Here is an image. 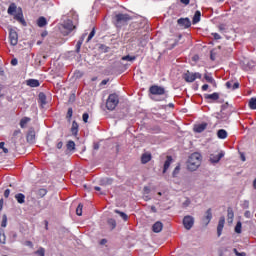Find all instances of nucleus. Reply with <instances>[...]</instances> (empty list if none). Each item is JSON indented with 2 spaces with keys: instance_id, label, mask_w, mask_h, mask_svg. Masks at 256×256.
<instances>
[{
  "instance_id": "f257e3e1",
  "label": "nucleus",
  "mask_w": 256,
  "mask_h": 256,
  "mask_svg": "<svg viewBox=\"0 0 256 256\" xmlns=\"http://www.w3.org/2000/svg\"><path fill=\"white\" fill-rule=\"evenodd\" d=\"M201 166V155L199 152L192 153L188 159L187 168L189 171H197Z\"/></svg>"
},
{
  "instance_id": "f03ea898",
  "label": "nucleus",
  "mask_w": 256,
  "mask_h": 256,
  "mask_svg": "<svg viewBox=\"0 0 256 256\" xmlns=\"http://www.w3.org/2000/svg\"><path fill=\"white\" fill-rule=\"evenodd\" d=\"M117 105H119V96L117 94H110L106 101V108L108 111H114Z\"/></svg>"
},
{
  "instance_id": "7ed1b4c3",
  "label": "nucleus",
  "mask_w": 256,
  "mask_h": 256,
  "mask_svg": "<svg viewBox=\"0 0 256 256\" xmlns=\"http://www.w3.org/2000/svg\"><path fill=\"white\" fill-rule=\"evenodd\" d=\"M150 93L151 95H154V97H152L154 101H161L157 96L165 95V88L154 85L150 87Z\"/></svg>"
},
{
  "instance_id": "20e7f679",
  "label": "nucleus",
  "mask_w": 256,
  "mask_h": 256,
  "mask_svg": "<svg viewBox=\"0 0 256 256\" xmlns=\"http://www.w3.org/2000/svg\"><path fill=\"white\" fill-rule=\"evenodd\" d=\"M116 19V27H123V25H127L128 21H131V17L129 14H117L115 16Z\"/></svg>"
},
{
  "instance_id": "39448f33",
  "label": "nucleus",
  "mask_w": 256,
  "mask_h": 256,
  "mask_svg": "<svg viewBox=\"0 0 256 256\" xmlns=\"http://www.w3.org/2000/svg\"><path fill=\"white\" fill-rule=\"evenodd\" d=\"M183 79L186 81V83H193V81H195L196 79H201V73L199 72L193 73V72L187 71L186 73H184Z\"/></svg>"
},
{
  "instance_id": "423d86ee",
  "label": "nucleus",
  "mask_w": 256,
  "mask_h": 256,
  "mask_svg": "<svg viewBox=\"0 0 256 256\" xmlns=\"http://www.w3.org/2000/svg\"><path fill=\"white\" fill-rule=\"evenodd\" d=\"M73 29H75V26L73 25V21L66 20L62 24L61 31H62L63 35H69V33H71V31H73Z\"/></svg>"
},
{
  "instance_id": "0eeeda50",
  "label": "nucleus",
  "mask_w": 256,
  "mask_h": 256,
  "mask_svg": "<svg viewBox=\"0 0 256 256\" xmlns=\"http://www.w3.org/2000/svg\"><path fill=\"white\" fill-rule=\"evenodd\" d=\"M193 225H195V218L191 215H187L183 218V226L187 231L193 229Z\"/></svg>"
},
{
  "instance_id": "6e6552de",
  "label": "nucleus",
  "mask_w": 256,
  "mask_h": 256,
  "mask_svg": "<svg viewBox=\"0 0 256 256\" xmlns=\"http://www.w3.org/2000/svg\"><path fill=\"white\" fill-rule=\"evenodd\" d=\"M223 157H225V152L220 151V152H214L212 154H210V163H219V161H221V159H223Z\"/></svg>"
},
{
  "instance_id": "1a4fd4ad",
  "label": "nucleus",
  "mask_w": 256,
  "mask_h": 256,
  "mask_svg": "<svg viewBox=\"0 0 256 256\" xmlns=\"http://www.w3.org/2000/svg\"><path fill=\"white\" fill-rule=\"evenodd\" d=\"M9 41L13 47H15L17 43H19V35L17 34V31H15L14 29L9 30Z\"/></svg>"
},
{
  "instance_id": "9d476101",
  "label": "nucleus",
  "mask_w": 256,
  "mask_h": 256,
  "mask_svg": "<svg viewBox=\"0 0 256 256\" xmlns=\"http://www.w3.org/2000/svg\"><path fill=\"white\" fill-rule=\"evenodd\" d=\"M211 219H213V211L209 208L202 218L203 225H209V223H211Z\"/></svg>"
},
{
  "instance_id": "9b49d317",
  "label": "nucleus",
  "mask_w": 256,
  "mask_h": 256,
  "mask_svg": "<svg viewBox=\"0 0 256 256\" xmlns=\"http://www.w3.org/2000/svg\"><path fill=\"white\" fill-rule=\"evenodd\" d=\"M178 25H180V27H184V29H188L191 25V20H189V18H180L178 19Z\"/></svg>"
},
{
  "instance_id": "f8f14e48",
  "label": "nucleus",
  "mask_w": 256,
  "mask_h": 256,
  "mask_svg": "<svg viewBox=\"0 0 256 256\" xmlns=\"http://www.w3.org/2000/svg\"><path fill=\"white\" fill-rule=\"evenodd\" d=\"M223 227H225V217H221L219 219L218 227H217L218 237H221V233H223Z\"/></svg>"
},
{
  "instance_id": "ddd939ff",
  "label": "nucleus",
  "mask_w": 256,
  "mask_h": 256,
  "mask_svg": "<svg viewBox=\"0 0 256 256\" xmlns=\"http://www.w3.org/2000/svg\"><path fill=\"white\" fill-rule=\"evenodd\" d=\"M207 129V123L203 122L201 124H196L194 126L195 133H203L204 130Z\"/></svg>"
},
{
  "instance_id": "4468645a",
  "label": "nucleus",
  "mask_w": 256,
  "mask_h": 256,
  "mask_svg": "<svg viewBox=\"0 0 256 256\" xmlns=\"http://www.w3.org/2000/svg\"><path fill=\"white\" fill-rule=\"evenodd\" d=\"M151 159H152L151 153L146 152V153L142 154V156H141V163L143 165H145V164L149 163V161H151Z\"/></svg>"
},
{
  "instance_id": "2eb2a0df",
  "label": "nucleus",
  "mask_w": 256,
  "mask_h": 256,
  "mask_svg": "<svg viewBox=\"0 0 256 256\" xmlns=\"http://www.w3.org/2000/svg\"><path fill=\"white\" fill-rule=\"evenodd\" d=\"M26 139L28 143H35V130L30 129Z\"/></svg>"
},
{
  "instance_id": "dca6fc26",
  "label": "nucleus",
  "mask_w": 256,
  "mask_h": 256,
  "mask_svg": "<svg viewBox=\"0 0 256 256\" xmlns=\"http://www.w3.org/2000/svg\"><path fill=\"white\" fill-rule=\"evenodd\" d=\"M227 89H231L235 91V89H239V82L228 81L226 82Z\"/></svg>"
},
{
  "instance_id": "f3484780",
  "label": "nucleus",
  "mask_w": 256,
  "mask_h": 256,
  "mask_svg": "<svg viewBox=\"0 0 256 256\" xmlns=\"http://www.w3.org/2000/svg\"><path fill=\"white\" fill-rule=\"evenodd\" d=\"M152 229H153L154 233H161V231H163V223H161L160 221L156 222L152 226Z\"/></svg>"
},
{
  "instance_id": "a211bd4d",
  "label": "nucleus",
  "mask_w": 256,
  "mask_h": 256,
  "mask_svg": "<svg viewBox=\"0 0 256 256\" xmlns=\"http://www.w3.org/2000/svg\"><path fill=\"white\" fill-rule=\"evenodd\" d=\"M171 163H173V158L171 156H167V159L164 163L163 173H167V169L171 167Z\"/></svg>"
},
{
  "instance_id": "6ab92c4d",
  "label": "nucleus",
  "mask_w": 256,
  "mask_h": 256,
  "mask_svg": "<svg viewBox=\"0 0 256 256\" xmlns=\"http://www.w3.org/2000/svg\"><path fill=\"white\" fill-rule=\"evenodd\" d=\"M14 19H16V21H19V23H21V25H23L24 27L27 26V22L25 21V18H23V13H18L14 16Z\"/></svg>"
},
{
  "instance_id": "aec40b11",
  "label": "nucleus",
  "mask_w": 256,
  "mask_h": 256,
  "mask_svg": "<svg viewBox=\"0 0 256 256\" xmlns=\"http://www.w3.org/2000/svg\"><path fill=\"white\" fill-rule=\"evenodd\" d=\"M201 21V11L197 10L193 16L192 23L193 25H197Z\"/></svg>"
},
{
  "instance_id": "412c9836",
  "label": "nucleus",
  "mask_w": 256,
  "mask_h": 256,
  "mask_svg": "<svg viewBox=\"0 0 256 256\" xmlns=\"http://www.w3.org/2000/svg\"><path fill=\"white\" fill-rule=\"evenodd\" d=\"M204 97L205 99H210L211 101H217V99H219V93L214 92L212 94H205Z\"/></svg>"
},
{
  "instance_id": "4be33fe9",
  "label": "nucleus",
  "mask_w": 256,
  "mask_h": 256,
  "mask_svg": "<svg viewBox=\"0 0 256 256\" xmlns=\"http://www.w3.org/2000/svg\"><path fill=\"white\" fill-rule=\"evenodd\" d=\"M15 199L20 205H23V203H25V195L23 193L16 194Z\"/></svg>"
},
{
  "instance_id": "5701e85b",
  "label": "nucleus",
  "mask_w": 256,
  "mask_h": 256,
  "mask_svg": "<svg viewBox=\"0 0 256 256\" xmlns=\"http://www.w3.org/2000/svg\"><path fill=\"white\" fill-rule=\"evenodd\" d=\"M227 135H228L227 130H225V129H220L217 132L218 139H227Z\"/></svg>"
},
{
  "instance_id": "b1692460",
  "label": "nucleus",
  "mask_w": 256,
  "mask_h": 256,
  "mask_svg": "<svg viewBox=\"0 0 256 256\" xmlns=\"http://www.w3.org/2000/svg\"><path fill=\"white\" fill-rule=\"evenodd\" d=\"M71 132L72 135H77V133H79V124H77L76 121L72 122Z\"/></svg>"
},
{
  "instance_id": "393cba45",
  "label": "nucleus",
  "mask_w": 256,
  "mask_h": 256,
  "mask_svg": "<svg viewBox=\"0 0 256 256\" xmlns=\"http://www.w3.org/2000/svg\"><path fill=\"white\" fill-rule=\"evenodd\" d=\"M27 85L29 87H39V80H35V79H30V80H27Z\"/></svg>"
},
{
  "instance_id": "a878e982",
  "label": "nucleus",
  "mask_w": 256,
  "mask_h": 256,
  "mask_svg": "<svg viewBox=\"0 0 256 256\" xmlns=\"http://www.w3.org/2000/svg\"><path fill=\"white\" fill-rule=\"evenodd\" d=\"M37 25L38 27H45V25H47V19L45 17H40L37 20Z\"/></svg>"
},
{
  "instance_id": "bb28decb",
  "label": "nucleus",
  "mask_w": 256,
  "mask_h": 256,
  "mask_svg": "<svg viewBox=\"0 0 256 256\" xmlns=\"http://www.w3.org/2000/svg\"><path fill=\"white\" fill-rule=\"evenodd\" d=\"M15 11H17V5H15V3L10 4V6L8 8V14L14 15Z\"/></svg>"
},
{
  "instance_id": "cd10ccee",
  "label": "nucleus",
  "mask_w": 256,
  "mask_h": 256,
  "mask_svg": "<svg viewBox=\"0 0 256 256\" xmlns=\"http://www.w3.org/2000/svg\"><path fill=\"white\" fill-rule=\"evenodd\" d=\"M39 102L41 105H47V96H45V93L39 94Z\"/></svg>"
},
{
  "instance_id": "c85d7f7f",
  "label": "nucleus",
  "mask_w": 256,
  "mask_h": 256,
  "mask_svg": "<svg viewBox=\"0 0 256 256\" xmlns=\"http://www.w3.org/2000/svg\"><path fill=\"white\" fill-rule=\"evenodd\" d=\"M37 196L40 197V198H43L45 197V195H47V189L45 188H40L37 190Z\"/></svg>"
},
{
  "instance_id": "c756f323",
  "label": "nucleus",
  "mask_w": 256,
  "mask_h": 256,
  "mask_svg": "<svg viewBox=\"0 0 256 256\" xmlns=\"http://www.w3.org/2000/svg\"><path fill=\"white\" fill-rule=\"evenodd\" d=\"M227 217L228 223H233V217H235V214L233 213L232 209H228Z\"/></svg>"
},
{
  "instance_id": "7c9ffc66",
  "label": "nucleus",
  "mask_w": 256,
  "mask_h": 256,
  "mask_svg": "<svg viewBox=\"0 0 256 256\" xmlns=\"http://www.w3.org/2000/svg\"><path fill=\"white\" fill-rule=\"evenodd\" d=\"M66 147L68 151H75V142L72 140L68 141Z\"/></svg>"
},
{
  "instance_id": "2f4dec72",
  "label": "nucleus",
  "mask_w": 256,
  "mask_h": 256,
  "mask_svg": "<svg viewBox=\"0 0 256 256\" xmlns=\"http://www.w3.org/2000/svg\"><path fill=\"white\" fill-rule=\"evenodd\" d=\"M85 35H83L82 39L79 40L76 44V53H79V51H81V46L83 45V39H85Z\"/></svg>"
},
{
  "instance_id": "473e14b6",
  "label": "nucleus",
  "mask_w": 256,
  "mask_h": 256,
  "mask_svg": "<svg viewBox=\"0 0 256 256\" xmlns=\"http://www.w3.org/2000/svg\"><path fill=\"white\" fill-rule=\"evenodd\" d=\"M29 121H31V118H22L21 121H20V127L25 128V125H27L29 123Z\"/></svg>"
},
{
  "instance_id": "72a5a7b5",
  "label": "nucleus",
  "mask_w": 256,
  "mask_h": 256,
  "mask_svg": "<svg viewBox=\"0 0 256 256\" xmlns=\"http://www.w3.org/2000/svg\"><path fill=\"white\" fill-rule=\"evenodd\" d=\"M204 79H205L208 83H212V85H215V79H213V76L205 74Z\"/></svg>"
},
{
  "instance_id": "f704fd0d",
  "label": "nucleus",
  "mask_w": 256,
  "mask_h": 256,
  "mask_svg": "<svg viewBox=\"0 0 256 256\" xmlns=\"http://www.w3.org/2000/svg\"><path fill=\"white\" fill-rule=\"evenodd\" d=\"M108 225L111 227V229H115V227H117V222L115 221V219L110 218L108 219Z\"/></svg>"
},
{
  "instance_id": "c9c22d12",
  "label": "nucleus",
  "mask_w": 256,
  "mask_h": 256,
  "mask_svg": "<svg viewBox=\"0 0 256 256\" xmlns=\"http://www.w3.org/2000/svg\"><path fill=\"white\" fill-rule=\"evenodd\" d=\"M115 213H117L118 215H120V217L123 219V221H127V219H129V216H127L124 212H121L119 210H115Z\"/></svg>"
},
{
  "instance_id": "e433bc0d",
  "label": "nucleus",
  "mask_w": 256,
  "mask_h": 256,
  "mask_svg": "<svg viewBox=\"0 0 256 256\" xmlns=\"http://www.w3.org/2000/svg\"><path fill=\"white\" fill-rule=\"evenodd\" d=\"M249 107H250V109H253V110L256 109V98H251L249 100Z\"/></svg>"
},
{
  "instance_id": "4c0bfd02",
  "label": "nucleus",
  "mask_w": 256,
  "mask_h": 256,
  "mask_svg": "<svg viewBox=\"0 0 256 256\" xmlns=\"http://www.w3.org/2000/svg\"><path fill=\"white\" fill-rule=\"evenodd\" d=\"M76 214L81 217L83 215V204H79L78 207L76 208Z\"/></svg>"
},
{
  "instance_id": "58836bf2",
  "label": "nucleus",
  "mask_w": 256,
  "mask_h": 256,
  "mask_svg": "<svg viewBox=\"0 0 256 256\" xmlns=\"http://www.w3.org/2000/svg\"><path fill=\"white\" fill-rule=\"evenodd\" d=\"M6 239H7V237L5 236V232L0 233V243L5 245Z\"/></svg>"
},
{
  "instance_id": "ea45409f",
  "label": "nucleus",
  "mask_w": 256,
  "mask_h": 256,
  "mask_svg": "<svg viewBox=\"0 0 256 256\" xmlns=\"http://www.w3.org/2000/svg\"><path fill=\"white\" fill-rule=\"evenodd\" d=\"M93 37H95V28H93L92 31L90 32V34L87 38V43H89V41H91V39H93Z\"/></svg>"
},
{
  "instance_id": "a19ab883",
  "label": "nucleus",
  "mask_w": 256,
  "mask_h": 256,
  "mask_svg": "<svg viewBox=\"0 0 256 256\" xmlns=\"http://www.w3.org/2000/svg\"><path fill=\"white\" fill-rule=\"evenodd\" d=\"M36 255L45 256V248H39V249L36 251Z\"/></svg>"
},
{
  "instance_id": "79ce46f5",
  "label": "nucleus",
  "mask_w": 256,
  "mask_h": 256,
  "mask_svg": "<svg viewBox=\"0 0 256 256\" xmlns=\"http://www.w3.org/2000/svg\"><path fill=\"white\" fill-rule=\"evenodd\" d=\"M0 149L3 150V153H9V149L5 148V142H0Z\"/></svg>"
},
{
  "instance_id": "37998d69",
  "label": "nucleus",
  "mask_w": 256,
  "mask_h": 256,
  "mask_svg": "<svg viewBox=\"0 0 256 256\" xmlns=\"http://www.w3.org/2000/svg\"><path fill=\"white\" fill-rule=\"evenodd\" d=\"M123 61H135V56H124L122 57Z\"/></svg>"
},
{
  "instance_id": "c03bdc74",
  "label": "nucleus",
  "mask_w": 256,
  "mask_h": 256,
  "mask_svg": "<svg viewBox=\"0 0 256 256\" xmlns=\"http://www.w3.org/2000/svg\"><path fill=\"white\" fill-rule=\"evenodd\" d=\"M1 227H7V215H3Z\"/></svg>"
},
{
  "instance_id": "a18cd8bd",
  "label": "nucleus",
  "mask_w": 256,
  "mask_h": 256,
  "mask_svg": "<svg viewBox=\"0 0 256 256\" xmlns=\"http://www.w3.org/2000/svg\"><path fill=\"white\" fill-rule=\"evenodd\" d=\"M235 233H241V222H238L235 226Z\"/></svg>"
},
{
  "instance_id": "49530a36",
  "label": "nucleus",
  "mask_w": 256,
  "mask_h": 256,
  "mask_svg": "<svg viewBox=\"0 0 256 256\" xmlns=\"http://www.w3.org/2000/svg\"><path fill=\"white\" fill-rule=\"evenodd\" d=\"M180 170H181V168L179 166H176V168L173 171V177H177V175L179 174Z\"/></svg>"
},
{
  "instance_id": "de8ad7c7",
  "label": "nucleus",
  "mask_w": 256,
  "mask_h": 256,
  "mask_svg": "<svg viewBox=\"0 0 256 256\" xmlns=\"http://www.w3.org/2000/svg\"><path fill=\"white\" fill-rule=\"evenodd\" d=\"M242 207L244 209H249V201L248 200H244L243 203H242Z\"/></svg>"
},
{
  "instance_id": "09e8293b",
  "label": "nucleus",
  "mask_w": 256,
  "mask_h": 256,
  "mask_svg": "<svg viewBox=\"0 0 256 256\" xmlns=\"http://www.w3.org/2000/svg\"><path fill=\"white\" fill-rule=\"evenodd\" d=\"M82 119H83L84 123H87V121H89V114L84 113L83 116H82Z\"/></svg>"
},
{
  "instance_id": "8fccbe9b",
  "label": "nucleus",
  "mask_w": 256,
  "mask_h": 256,
  "mask_svg": "<svg viewBox=\"0 0 256 256\" xmlns=\"http://www.w3.org/2000/svg\"><path fill=\"white\" fill-rule=\"evenodd\" d=\"M191 205V200L189 199H186L184 202H183V207H189Z\"/></svg>"
},
{
  "instance_id": "3c124183",
  "label": "nucleus",
  "mask_w": 256,
  "mask_h": 256,
  "mask_svg": "<svg viewBox=\"0 0 256 256\" xmlns=\"http://www.w3.org/2000/svg\"><path fill=\"white\" fill-rule=\"evenodd\" d=\"M67 116H68L69 118L73 117V108H69V109H68Z\"/></svg>"
},
{
  "instance_id": "603ef678",
  "label": "nucleus",
  "mask_w": 256,
  "mask_h": 256,
  "mask_svg": "<svg viewBox=\"0 0 256 256\" xmlns=\"http://www.w3.org/2000/svg\"><path fill=\"white\" fill-rule=\"evenodd\" d=\"M234 253H235V255H237V256H246V255H247V254H245V252L239 253V252L237 251V249H234Z\"/></svg>"
},
{
  "instance_id": "864d4df0",
  "label": "nucleus",
  "mask_w": 256,
  "mask_h": 256,
  "mask_svg": "<svg viewBox=\"0 0 256 256\" xmlns=\"http://www.w3.org/2000/svg\"><path fill=\"white\" fill-rule=\"evenodd\" d=\"M212 36H213L214 39H216V40L221 39V35H219L218 33H212Z\"/></svg>"
},
{
  "instance_id": "5fc2aeb1",
  "label": "nucleus",
  "mask_w": 256,
  "mask_h": 256,
  "mask_svg": "<svg viewBox=\"0 0 256 256\" xmlns=\"http://www.w3.org/2000/svg\"><path fill=\"white\" fill-rule=\"evenodd\" d=\"M9 195H11V190L9 189H6L5 192H4V197H9Z\"/></svg>"
},
{
  "instance_id": "6e6d98bb",
  "label": "nucleus",
  "mask_w": 256,
  "mask_h": 256,
  "mask_svg": "<svg viewBox=\"0 0 256 256\" xmlns=\"http://www.w3.org/2000/svg\"><path fill=\"white\" fill-rule=\"evenodd\" d=\"M17 63H19L17 58H14V59L11 60V65L15 66V65H17Z\"/></svg>"
},
{
  "instance_id": "4d7b16f0",
  "label": "nucleus",
  "mask_w": 256,
  "mask_h": 256,
  "mask_svg": "<svg viewBox=\"0 0 256 256\" xmlns=\"http://www.w3.org/2000/svg\"><path fill=\"white\" fill-rule=\"evenodd\" d=\"M17 135H21V130H15L13 133V137H17Z\"/></svg>"
},
{
  "instance_id": "13d9d810",
  "label": "nucleus",
  "mask_w": 256,
  "mask_h": 256,
  "mask_svg": "<svg viewBox=\"0 0 256 256\" xmlns=\"http://www.w3.org/2000/svg\"><path fill=\"white\" fill-rule=\"evenodd\" d=\"M56 147L57 149H63V142H58Z\"/></svg>"
},
{
  "instance_id": "bf43d9fd",
  "label": "nucleus",
  "mask_w": 256,
  "mask_h": 256,
  "mask_svg": "<svg viewBox=\"0 0 256 256\" xmlns=\"http://www.w3.org/2000/svg\"><path fill=\"white\" fill-rule=\"evenodd\" d=\"M208 89H209V85L204 84V85L202 86V91H207Z\"/></svg>"
},
{
  "instance_id": "052dcab7",
  "label": "nucleus",
  "mask_w": 256,
  "mask_h": 256,
  "mask_svg": "<svg viewBox=\"0 0 256 256\" xmlns=\"http://www.w3.org/2000/svg\"><path fill=\"white\" fill-rule=\"evenodd\" d=\"M144 192L146 193V195H149V192H150L149 187L145 186L144 187Z\"/></svg>"
},
{
  "instance_id": "680f3d73",
  "label": "nucleus",
  "mask_w": 256,
  "mask_h": 256,
  "mask_svg": "<svg viewBox=\"0 0 256 256\" xmlns=\"http://www.w3.org/2000/svg\"><path fill=\"white\" fill-rule=\"evenodd\" d=\"M181 3H183L184 5H189L190 0H181Z\"/></svg>"
},
{
  "instance_id": "e2e57ef3",
  "label": "nucleus",
  "mask_w": 256,
  "mask_h": 256,
  "mask_svg": "<svg viewBox=\"0 0 256 256\" xmlns=\"http://www.w3.org/2000/svg\"><path fill=\"white\" fill-rule=\"evenodd\" d=\"M152 213H157V208L155 206H151Z\"/></svg>"
},
{
  "instance_id": "0e129e2a",
  "label": "nucleus",
  "mask_w": 256,
  "mask_h": 256,
  "mask_svg": "<svg viewBox=\"0 0 256 256\" xmlns=\"http://www.w3.org/2000/svg\"><path fill=\"white\" fill-rule=\"evenodd\" d=\"M109 83V80H102L101 85H107Z\"/></svg>"
},
{
  "instance_id": "69168bd1",
  "label": "nucleus",
  "mask_w": 256,
  "mask_h": 256,
  "mask_svg": "<svg viewBox=\"0 0 256 256\" xmlns=\"http://www.w3.org/2000/svg\"><path fill=\"white\" fill-rule=\"evenodd\" d=\"M3 210V199L0 200V211Z\"/></svg>"
},
{
  "instance_id": "338daca9",
  "label": "nucleus",
  "mask_w": 256,
  "mask_h": 256,
  "mask_svg": "<svg viewBox=\"0 0 256 256\" xmlns=\"http://www.w3.org/2000/svg\"><path fill=\"white\" fill-rule=\"evenodd\" d=\"M94 149L97 151L99 149V144H94Z\"/></svg>"
},
{
  "instance_id": "774afa93",
  "label": "nucleus",
  "mask_w": 256,
  "mask_h": 256,
  "mask_svg": "<svg viewBox=\"0 0 256 256\" xmlns=\"http://www.w3.org/2000/svg\"><path fill=\"white\" fill-rule=\"evenodd\" d=\"M253 188L256 189V178L253 181Z\"/></svg>"
}]
</instances>
